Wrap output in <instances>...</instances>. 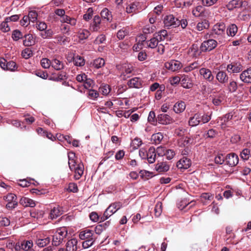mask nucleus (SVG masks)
Returning a JSON list of instances; mask_svg holds the SVG:
<instances>
[{
    "mask_svg": "<svg viewBox=\"0 0 251 251\" xmlns=\"http://www.w3.org/2000/svg\"><path fill=\"white\" fill-rule=\"evenodd\" d=\"M172 120L171 117L166 114H161L158 115L156 122H158L162 125H167L171 123Z\"/></svg>",
    "mask_w": 251,
    "mask_h": 251,
    "instance_id": "nucleus-17",
    "label": "nucleus"
},
{
    "mask_svg": "<svg viewBox=\"0 0 251 251\" xmlns=\"http://www.w3.org/2000/svg\"><path fill=\"white\" fill-rule=\"evenodd\" d=\"M79 237L81 240L92 239V238H94V239H97V236H96L94 231L90 229H86L81 231L79 233Z\"/></svg>",
    "mask_w": 251,
    "mask_h": 251,
    "instance_id": "nucleus-9",
    "label": "nucleus"
},
{
    "mask_svg": "<svg viewBox=\"0 0 251 251\" xmlns=\"http://www.w3.org/2000/svg\"><path fill=\"white\" fill-rule=\"evenodd\" d=\"M75 157V153L73 151H70L68 153V164L69 166V168L71 170H73L74 169L75 166V161L74 160V157Z\"/></svg>",
    "mask_w": 251,
    "mask_h": 251,
    "instance_id": "nucleus-32",
    "label": "nucleus"
},
{
    "mask_svg": "<svg viewBox=\"0 0 251 251\" xmlns=\"http://www.w3.org/2000/svg\"><path fill=\"white\" fill-rule=\"evenodd\" d=\"M250 156V150L248 149H244L240 153V156L243 160H248Z\"/></svg>",
    "mask_w": 251,
    "mask_h": 251,
    "instance_id": "nucleus-57",
    "label": "nucleus"
},
{
    "mask_svg": "<svg viewBox=\"0 0 251 251\" xmlns=\"http://www.w3.org/2000/svg\"><path fill=\"white\" fill-rule=\"evenodd\" d=\"M55 38L60 45H65L67 43H69V38L65 36L58 35Z\"/></svg>",
    "mask_w": 251,
    "mask_h": 251,
    "instance_id": "nucleus-52",
    "label": "nucleus"
},
{
    "mask_svg": "<svg viewBox=\"0 0 251 251\" xmlns=\"http://www.w3.org/2000/svg\"><path fill=\"white\" fill-rule=\"evenodd\" d=\"M25 40H24V45L25 46L29 47L32 45L34 41L33 40L32 35L31 34H28L25 36Z\"/></svg>",
    "mask_w": 251,
    "mask_h": 251,
    "instance_id": "nucleus-42",
    "label": "nucleus"
},
{
    "mask_svg": "<svg viewBox=\"0 0 251 251\" xmlns=\"http://www.w3.org/2000/svg\"><path fill=\"white\" fill-rule=\"evenodd\" d=\"M27 16L29 17L30 21L31 22L34 23L36 21L37 19L38 14L36 11L33 10L29 11Z\"/></svg>",
    "mask_w": 251,
    "mask_h": 251,
    "instance_id": "nucleus-58",
    "label": "nucleus"
},
{
    "mask_svg": "<svg viewBox=\"0 0 251 251\" xmlns=\"http://www.w3.org/2000/svg\"><path fill=\"white\" fill-rule=\"evenodd\" d=\"M163 138V135L162 133L158 132L153 134L151 136V140L153 141H161Z\"/></svg>",
    "mask_w": 251,
    "mask_h": 251,
    "instance_id": "nucleus-61",
    "label": "nucleus"
},
{
    "mask_svg": "<svg viewBox=\"0 0 251 251\" xmlns=\"http://www.w3.org/2000/svg\"><path fill=\"white\" fill-rule=\"evenodd\" d=\"M23 34L18 29L14 30L12 34V38L14 41H18L23 37Z\"/></svg>",
    "mask_w": 251,
    "mask_h": 251,
    "instance_id": "nucleus-55",
    "label": "nucleus"
},
{
    "mask_svg": "<svg viewBox=\"0 0 251 251\" xmlns=\"http://www.w3.org/2000/svg\"><path fill=\"white\" fill-rule=\"evenodd\" d=\"M217 46V42L214 39H209L203 41L201 46V52L209 51L215 49Z\"/></svg>",
    "mask_w": 251,
    "mask_h": 251,
    "instance_id": "nucleus-2",
    "label": "nucleus"
},
{
    "mask_svg": "<svg viewBox=\"0 0 251 251\" xmlns=\"http://www.w3.org/2000/svg\"><path fill=\"white\" fill-rule=\"evenodd\" d=\"M240 79L245 83H251V67L242 72L240 75Z\"/></svg>",
    "mask_w": 251,
    "mask_h": 251,
    "instance_id": "nucleus-15",
    "label": "nucleus"
},
{
    "mask_svg": "<svg viewBox=\"0 0 251 251\" xmlns=\"http://www.w3.org/2000/svg\"><path fill=\"white\" fill-rule=\"evenodd\" d=\"M36 131L38 134L43 136H46L52 141L56 140H57L58 141H69L72 140V137L70 135H64L61 133H57L55 136H54L52 133L44 130L42 127L38 128Z\"/></svg>",
    "mask_w": 251,
    "mask_h": 251,
    "instance_id": "nucleus-1",
    "label": "nucleus"
},
{
    "mask_svg": "<svg viewBox=\"0 0 251 251\" xmlns=\"http://www.w3.org/2000/svg\"><path fill=\"white\" fill-rule=\"evenodd\" d=\"M128 30L126 28L124 27L118 31L117 36L119 39L122 40L126 36L128 35Z\"/></svg>",
    "mask_w": 251,
    "mask_h": 251,
    "instance_id": "nucleus-46",
    "label": "nucleus"
},
{
    "mask_svg": "<svg viewBox=\"0 0 251 251\" xmlns=\"http://www.w3.org/2000/svg\"><path fill=\"white\" fill-rule=\"evenodd\" d=\"M180 84L185 89H190L193 86L191 78L187 75H183L181 77Z\"/></svg>",
    "mask_w": 251,
    "mask_h": 251,
    "instance_id": "nucleus-11",
    "label": "nucleus"
},
{
    "mask_svg": "<svg viewBox=\"0 0 251 251\" xmlns=\"http://www.w3.org/2000/svg\"><path fill=\"white\" fill-rule=\"evenodd\" d=\"M226 162L230 167L235 166L239 162L238 156L235 153H229L226 157Z\"/></svg>",
    "mask_w": 251,
    "mask_h": 251,
    "instance_id": "nucleus-6",
    "label": "nucleus"
},
{
    "mask_svg": "<svg viewBox=\"0 0 251 251\" xmlns=\"http://www.w3.org/2000/svg\"><path fill=\"white\" fill-rule=\"evenodd\" d=\"M162 203L161 202H157L154 209L155 217H158L160 216L162 211Z\"/></svg>",
    "mask_w": 251,
    "mask_h": 251,
    "instance_id": "nucleus-45",
    "label": "nucleus"
},
{
    "mask_svg": "<svg viewBox=\"0 0 251 251\" xmlns=\"http://www.w3.org/2000/svg\"><path fill=\"white\" fill-rule=\"evenodd\" d=\"M84 240L85 241L82 243V247L84 249H87L93 246L96 239H94V238H92V239H88Z\"/></svg>",
    "mask_w": 251,
    "mask_h": 251,
    "instance_id": "nucleus-47",
    "label": "nucleus"
},
{
    "mask_svg": "<svg viewBox=\"0 0 251 251\" xmlns=\"http://www.w3.org/2000/svg\"><path fill=\"white\" fill-rule=\"evenodd\" d=\"M155 170L159 173H164L168 171L170 166L164 162H158L155 165Z\"/></svg>",
    "mask_w": 251,
    "mask_h": 251,
    "instance_id": "nucleus-22",
    "label": "nucleus"
},
{
    "mask_svg": "<svg viewBox=\"0 0 251 251\" xmlns=\"http://www.w3.org/2000/svg\"><path fill=\"white\" fill-rule=\"evenodd\" d=\"M90 34V32L88 30L85 29H82L79 31L78 38L80 40L86 39L89 37Z\"/></svg>",
    "mask_w": 251,
    "mask_h": 251,
    "instance_id": "nucleus-50",
    "label": "nucleus"
},
{
    "mask_svg": "<svg viewBox=\"0 0 251 251\" xmlns=\"http://www.w3.org/2000/svg\"><path fill=\"white\" fill-rule=\"evenodd\" d=\"M50 241L49 237H46L44 239H37L36 240V244L40 248H43L48 245Z\"/></svg>",
    "mask_w": 251,
    "mask_h": 251,
    "instance_id": "nucleus-30",
    "label": "nucleus"
},
{
    "mask_svg": "<svg viewBox=\"0 0 251 251\" xmlns=\"http://www.w3.org/2000/svg\"><path fill=\"white\" fill-rule=\"evenodd\" d=\"M164 26L167 28L170 26L176 27L179 25L178 19L176 18L173 15L170 14L165 17L164 19Z\"/></svg>",
    "mask_w": 251,
    "mask_h": 251,
    "instance_id": "nucleus-3",
    "label": "nucleus"
},
{
    "mask_svg": "<svg viewBox=\"0 0 251 251\" xmlns=\"http://www.w3.org/2000/svg\"><path fill=\"white\" fill-rule=\"evenodd\" d=\"M62 214V211L60 210L59 207H54L50 211V217L51 219H56Z\"/></svg>",
    "mask_w": 251,
    "mask_h": 251,
    "instance_id": "nucleus-31",
    "label": "nucleus"
},
{
    "mask_svg": "<svg viewBox=\"0 0 251 251\" xmlns=\"http://www.w3.org/2000/svg\"><path fill=\"white\" fill-rule=\"evenodd\" d=\"M156 152L155 148L151 147L147 152V159L149 163L151 164L155 162Z\"/></svg>",
    "mask_w": 251,
    "mask_h": 251,
    "instance_id": "nucleus-20",
    "label": "nucleus"
},
{
    "mask_svg": "<svg viewBox=\"0 0 251 251\" xmlns=\"http://www.w3.org/2000/svg\"><path fill=\"white\" fill-rule=\"evenodd\" d=\"M22 251H28L33 247V242L32 240H24L21 241Z\"/></svg>",
    "mask_w": 251,
    "mask_h": 251,
    "instance_id": "nucleus-37",
    "label": "nucleus"
},
{
    "mask_svg": "<svg viewBox=\"0 0 251 251\" xmlns=\"http://www.w3.org/2000/svg\"><path fill=\"white\" fill-rule=\"evenodd\" d=\"M51 61H50L49 59L44 58H43L41 61V64L42 67L45 69H48L51 65Z\"/></svg>",
    "mask_w": 251,
    "mask_h": 251,
    "instance_id": "nucleus-60",
    "label": "nucleus"
},
{
    "mask_svg": "<svg viewBox=\"0 0 251 251\" xmlns=\"http://www.w3.org/2000/svg\"><path fill=\"white\" fill-rule=\"evenodd\" d=\"M19 203L21 205L24 207H33L35 206V201L27 197H22L21 198Z\"/></svg>",
    "mask_w": 251,
    "mask_h": 251,
    "instance_id": "nucleus-18",
    "label": "nucleus"
},
{
    "mask_svg": "<svg viewBox=\"0 0 251 251\" xmlns=\"http://www.w3.org/2000/svg\"><path fill=\"white\" fill-rule=\"evenodd\" d=\"M186 108V104L183 101H179L175 103L174 106V110L176 113H180L183 112Z\"/></svg>",
    "mask_w": 251,
    "mask_h": 251,
    "instance_id": "nucleus-25",
    "label": "nucleus"
},
{
    "mask_svg": "<svg viewBox=\"0 0 251 251\" xmlns=\"http://www.w3.org/2000/svg\"><path fill=\"white\" fill-rule=\"evenodd\" d=\"M209 26V24L208 21L203 20L201 23H199L197 25V29L199 31H201L204 29H207Z\"/></svg>",
    "mask_w": 251,
    "mask_h": 251,
    "instance_id": "nucleus-44",
    "label": "nucleus"
},
{
    "mask_svg": "<svg viewBox=\"0 0 251 251\" xmlns=\"http://www.w3.org/2000/svg\"><path fill=\"white\" fill-rule=\"evenodd\" d=\"M199 73L203 78L208 82H211L214 79V76L211 71L206 68H202L200 69Z\"/></svg>",
    "mask_w": 251,
    "mask_h": 251,
    "instance_id": "nucleus-4",
    "label": "nucleus"
},
{
    "mask_svg": "<svg viewBox=\"0 0 251 251\" xmlns=\"http://www.w3.org/2000/svg\"><path fill=\"white\" fill-rule=\"evenodd\" d=\"M68 61L69 62L73 61L74 64L76 66L81 67L84 66L85 64V60L84 58L78 55L76 56H73V57L71 58V60L68 59Z\"/></svg>",
    "mask_w": 251,
    "mask_h": 251,
    "instance_id": "nucleus-19",
    "label": "nucleus"
},
{
    "mask_svg": "<svg viewBox=\"0 0 251 251\" xmlns=\"http://www.w3.org/2000/svg\"><path fill=\"white\" fill-rule=\"evenodd\" d=\"M3 199L7 202H13L15 201H18L17 196L13 193H8L3 197Z\"/></svg>",
    "mask_w": 251,
    "mask_h": 251,
    "instance_id": "nucleus-43",
    "label": "nucleus"
},
{
    "mask_svg": "<svg viewBox=\"0 0 251 251\" xmlns=\"http://www.w3.org/2000/svg\"><path fill=\"white\" fill-rule=\"evenodd\" d=\"M63 240L59 237V235H56L54 234L52 236V245L54 246H59L62 242Z\"/></svg>",
    "mask_w": 251,
    "mask_h": 251,
    "instance_id": "nucleus-49",
    "label": "nucleus"
},
{
    "mask_svg": "<svg viewBox=\"0 0 251 251\" xmlns=\"http://www.w3.org/2000/svg\"><path fill=\"white\" fill-rule=\"evenodd\" d=\"M191 165V160L187 157L184 156L180 159L177 163L176 166L181 169H187Z\"/></svg>",
    "mask_w": 251,
    "mask_h": 251,
    "instance_id": "nucleus-10",
    "label": "nucleus"
},
{
    "mask_svg": "<svg viewBox=\"0 0 251 251\" xmlns=\"http://www.w3.org/2000/svg\"><path fill=\"white\" fill-rule=\"evenodd\" d=\"M104 64V60L101 58H98L94 60L92 65L94 68L99 69L103 66Z\"/></svg>",
    "mask_w": 251,
    "mask_h": 251,
    "instance_id": "nucleus-40",
    "label": "nucleus"
},
{
    "mask_svg": "<svg viewBox=\"0 0 251 251\" xmlns=\"http://www.w3.org/2000/svg\"><path fill=\"white\" fill-rule=\"evenodd\" d=\"M227 90L230 93L235 92L238 88L237 84L236 81L233 80H231L229 83L228 84L227 86Z\"/></svg>",
    "mask_w": 251,
    "mask_h": 251,
    "instance_id": "nucleus-41",
    "label": "nucleus"
},
{
    "mask_svg": "<svg viewBox=\"0 0 251 251\" xmlns=\"http://www.w3.org/2000/svg\"><path fill=\"white\" fill-rule=\"evenodd\" d=\"M139 173L141 177L145 179H148L153 176L152 173L147 171L141 170Z\"/></svg>",
    "mask_w": 251,
    "mask_h": 251,
    "instance_id": "nucleus-53",
    "label": "nucleus"
},
{
    "mask_svg": "<svg viewBox=\"0 0 251 251\" xmlns=\"http://www.w3.org/2000/svg\"><path fill=\"white\" fill-rule=\"evenodd\" d=\"M54 234L59 235V237L60 236V238L64 240L68 235V231L65 227H60L57 229Z\"/></svg>",
    "mask_w": 251,
    "mask_h": 251,
    "instance_id": "nucleus-38",
    "label": "nucleus"
},
{
    "mask_svg": "<svg viewBox=\"0 0 251 251\" xmlns=\"http://www.w3.org/2000/svg\"><path fill=\"white\" fill-rule=\"evenodd\" d=\"M10 220L6 217H0V226H7L10 225Z\"/></svg>",
    "mask_w": 251,
    "mask_h": 251,
    "instance_id": "nucleus-63",
    "label": "nucleus"
},
{
    "mask_svg": "<svg viewBox=\"0 0 251 251\" xmlns=\"http://www.w3.org/2000/svg\"><path fill=\"white\" fill-rule=\"evenodd\" d=\"M165 67L173 72L179 70L182 67L181 63L177 60H171L165 64Z\"/></svg>",
    "mask_w": 251,
    "mask_h": 251,
    "instance_id": "nucleus-8",
    "label": "nucleus"
},
{
    "mask_svg": "<svg viewBox=\"0 0 251 251\" xmlns=\"http://www.w3.org/2000/svg\"><path fill=\"white\" fill-rule=\"evenodd\" d=\"M199 67V64L197 62H193L189 65L186 66L184 68L183 70L186 73H188L194 69L197 68Z\"/></svg>",
    "mask_w": 251,
    "mask_h": 251,
    "instance_id": "nucleus-48",
    "label": "nucleus"
},
{
    "mask_svg": "<svg viewBox=\"0 0 251 251\" xmlns=\"http://www.w3.org/2000/svg\"><path fill=\"white\" fill-rule=\"evenodd\" d=\"M201 114L197 113L194 114V115L191 117L189 120V125L190 126H194L198 125L201 123Z\"/></svg>",
    "mask_w": 251,
    "mask_h": 251,
    "instance_id": "nucleus-23",
    "label": "nucleus"
},
{
    "mask_svg": "<svg viewBox=\"0 0 251 251\" xmlns=\"http://www.w3.org/2000/svg\"><path fill=\"white\" fill-rule=\"evenodd\" d=\"M123 206L121 202L118 201L112 203L105 210L106 214L110 212V214H113L117 211L120 209Z\"/></svg>",
    "mask_w": 251,
    "mask_h": 251,
    "instance_id": "nucleus-13",
    "label": "nucleus"
},
{
    "mask_svg": "<svg viewBox=\"0 0 251 251\" xmlns=\"http://www.w3.org/2000/svg\"><path fill=\"white\" fill-rule=\"evenodd\" d=\"M53 34V31L50 29L46 30L44 33H42L41 34L42 37L44 39L51 38Z\"/></svg>",
    "mask_w": 251,
    "mask_h": 251,
    "instance_id": "nucleus-62",
    "label": "nucleus"
},
{
    "mask_svg": "<svg viewBox=\"0 0 251 251\" xmlns=\"http://www.w3.org/2000/svg\"><path fill=\"white\" fill-rule=\"evenodd\" d=\"M238 31V27L235 24H230L226 29V33L228 36H234Z\"/></svg>",
    "mask_w": 251,
    "mask_h": 251,
    "instance_id": "nucleus-28",
    "label": "nucleus"
},
{
    "mask_svg": "<svg viewBox=\"0 0 251 251\" xmlns=\"http://www.w3.org/2000/svg\"><path fill=\"white\" fill-rule=\"evenodd\" d=\"M157 39L155 38L154 36L151 38L150 40L145 42V44L147 46L151 49H154L157 47L159 42L157 41Z\"/></svg>",
    "mask_w": 251,
    "mask_h": 251,
    "instance_id": "nucleus-36",
    "label": "nucleus"
},
{
    "mask_svg": "<svg viewBox=\"0 0 251 251\" xmlns=\"http://www.w3.org/2000/svg\"><path fill=\"white\" fill-rule=\"evenodd\" d=\"M99 91L103 95H107L110 92V88L108 85H102L100 87Z\"/></svg>",
    "mask_w": 251,
    "mask_h": 251,
    "instance_id": "nucleus-56",
    "label": "nucleus"
},
{
    "mask_svg": "<svg viewBox=\"0 0 251 251\" xmlns=\"http://www.w3.org/2000/svg\"><path fill=\"white\" fill-rule=\"evenodd\" d=\"M101 17L104 19H106L107 21H111L112 19V16L111 12L109 10L105 8H104L100 13Z\"/></svg>",
    "mask_w": 251,
    "mask_h": 251,
    "instance_id": "nucleus-34",
    "label": "nucleus"
},
{
    "mask_svg": "<svg viewBox=\"0 0 251 251\" xmlns=\"http://www.w3.org/2000/svg\"><path fill=\"white\" fill-rule=\"evenodd\" d=\"M241 3L242 2L238 0H232L226 5V7L228 10H232L234 8L241 6Z\"/></svg>",
    "mask_w": 251,
    "mask_h": 251,
    "instance_id": "nucleus-33",
    "label": "nucleus"
},
{
    "mask_svg": "<svg viewBox=\"0 0 251 251\" xmlns=\"http://www.w3.org/2000/svg\"><path fill=\"white\" fill-rule=\"evenodd\" d=\"M73 170H75V175L74 177L75 179H79L83 174V166H81L80 165H78L76 168L74 167Z\"/></svg>",
    "mask_w": 251,
    "mask_h": 251,
    "instance_id": "nucleus-39",
    "label": "nucleus"
},
{
    "mask_svg": "<svg viewBox=\"0 0 251 251\" xmlns=\"http://www.w3.org/2000/svg\"><path fill=\"white\" fill-rule=\"evenodd\" d=\"M44 212L41 210L33 209L30 211V215L32 217L40 219L43 217Z\"/></svg>",
    "mask_w": 251,
    "mask_h": 251,
    "instance_id": "nucleus-35",
    "label": "nucleus"
},
{
    "mask_svg": "<svg viewBox=\"0 0 251 251\" xmlns=\"http://www.w3.org/2000/svg\"><path fill=\"white\" fill-rule=\"evenodd\" d=\"M22 54L24 58L27 59L32 55V51L30 49L26 48L22 51Z\"/></svg>",
    "mask_w": 251,
    "mask_h": 251,
    "instance_id": "nucleus-64",
    "label": "nucleus"
},
{
    "mask_svg": "<svg viewBox=\"0 0 251 251\" xmlns=\"http://www.w3.org/2000/svg\"><path fill=\"white\" fill-rule=\"evenodd\" d=\"M77 240L75 238L69 240L66 244L67 251H75L77 249Z\"/></svg>",
    "mask_w": 251,
    "mask_h": 251,
    "instance_id": "nucleus-21",
    "label": "nucleus"
},
{
    "mask_svg": "<svg viewBox=\"0 0 251 251\" xmlns=\"http://www.w3.org/2000/svg\"><path fill=\"white\" fill-rule=\"evenodd\" d=\"M62 21L65 23H68L72 25H75L76 23V20L75 18H71L67 15L62 17Z\"/></svg>",
    "mask_w": 251,
    "mask_h": 251,
    "instance_id": "nucleus-51",
    "label": "nucleus"
},
{
    "mask_svg": "<svg viewBox=\"0 0 251 251\" xmlns=\"http://www.w3.org/2000/svg\"><path fill=\"white\" fill-rule=\"evenodd\" d=\"M51 66L56 70H61L64 68L63 63L57 59H53L51 60Z\"/></svg>",
    "mask_w": 251,
    "mask_h": 251,
    "instance_id": "nucleus-29",
    "label": "nucleus"
},
{
    "mask_svg": "<svg viewBox=\"0 0 251 251\" xmlns=\"http://www.w3.org/2000/svg\"><path fill=\"white\" fill-rule=\"evenodd\" d=\"M226 25L223 23H218L215 25L212 29V35H217L223 36L225 35Z\"/></svg>",
    "mask_w": 251,
    "mask_h": 251,
    "instance_id": "nucleus-5",
    "label": "nucleus"
},
{
    "mask_svg": "<svg viewBox=\"0 0 251 251\" xmlns=\"http://www.w3.org/2000/svg\"><path fill=\"white\" fill-rule=\"evenodd\" d=\"M216 79L221 84H225L227 83L228 76L227 74L224 71H219L216 76Z\"/></svg>",
    "mask_w": 251,
    "mask_h": 251,
    "instance_id": "nucleus-16",
    "label": "nucleus"
},
{
    "mask_svg": "<svg viewBox=\"0 0 251 251\" xmlns=\"http://www.w3.org/2000/svg\"><path fill=\"white\" fill-rule=\"evenodd\" d=\"M226 70L230 73H238L243 70V66L240 63L233 62L227 65Z\"/></svg>",
    "mask_w": 251,
    "mask_h": 251,
    "instance_id": "nucleus-7",
    "label": "nucleus"
},
{
    "mask_svg": "<svg viewBox=\"0 0 251 251\" xmlns=\"http://www.w3.org/2000/svg\"><path fill=\"white\" fill-rule=\"evenodd\" d=\"M133 68L132 66L127 65L123 67V72L121 74V77L123 79H126L127 78L130 77V74L133 71Z\"/></svg>",
    "mask_w": 251,
    "mask_h": 251,
    "instance_id": "nucleus-24",
    "label": "nucleus"
},
{
    "mask_svg": "<svg viewBox=\"0 0 251 251\" xmlns=\"http://www.w3.org/2000/svg\"><path fill=\"white\" fill-rule=\"evenodd\" d=\"M117 142H107L105 145V149L104 151H107V152L105 153V156H109V157L112 155L114 152L113 151L118 145H117ZM120 145V144H118Z\"/></svg>",
    "mask_w": 251,
    "mask_h": 251,
    "instance_id": "nucleus-14",
    "label": "nucleus"
},
{
    "mask_svg": "<svg viewBox=\"0 0 251 251\" xmlns=\"http://www.w3.org/2000/svg\"><path fill=\"white\" fill-rule=\"evenodd\" d=\"M100 17L98 15L95 16L93 19V23L91 25V27L94 31H97L100 29Z\"/></svg>",
    "mask_w": 251,
    "mask_h": 251,
    "instance_id": "nucleus-27",
    "label": "nucleus"
},
{
    "mask_svg": "<svg viewBox=\"0 0 251 251\" xmlns=\"http://www.w3.org/2000/svg\"><path fill=\"white\" fill-rule=\"evenodd\" d=\"M8 22H9L7 21V20L5 19L4 21L1 23L0 25V29L2 32H7L10 30V28L8 25Z\"/></svg>",
    "mask_w": 251,
    "mask_h": 251,
    "instance_id": "nucleus-54",
    "label": "nucleus"
},
{
    "mask_svg": "<svg viewBox=\"0 0 251 251\" xmlns=\"http://www.w3.org/2000/svg\"><path fill=\"white\" fill-rule=\"evenodd\" d=\"M127 85L129 88L139 89L142 87V81L139 77H134L127 81Z\"/></svg>",
    "mask_w": 251,
    "mask_h": 251,
    "instance_id": "nucleus-12",
    "label": "nucleus"
},
{
    "mask_svg": "<svg viewBox=\"0 0 251 251\" xmlns=\"http://www.w3.org/2000/svg\"><path fill=\"white\" fill-rule=\"evenodd\" d=\"M16 68L17 66L16 63L13 61H10L6 63L5 70L14 71Z\"/></svg>",
    "mask_w": 251,
    "mask_h": 251,
    "instance_id": "nucleus-59",
    "label": "nucleus"
},
{
    "mask_svg": "<svg viewBox=\"0 0 251 251\" xmlns=\"http://www.w3.org/2000/svg\"><path fill=\"white\" fill-rule=\"evenodd\" d=\"M153 36L157 38L158 39L157 41L159 42L163 41L168 36V33L166 30L163 29L157 33H154Z\"/></svg>",
    "mask_w": 251,
    "mask_h": 251,
    "instance_id": "nucleus-26",
    "label": "nucleus"
}]
</instances>
